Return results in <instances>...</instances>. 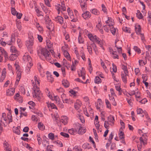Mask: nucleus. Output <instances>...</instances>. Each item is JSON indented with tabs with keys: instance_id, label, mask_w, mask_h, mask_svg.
<instances>
[{
	"instance_id": "1",
	"label": "nucleus",
	"mask_w": 151,
	"mask_h": 151,
	"mask_svg": "<svg viewBox=\"0 0 151 151\" xmlns=\"http://www.w3.org/2000/svg\"><path fill=\"white\" fill-rule=\"evenodd\" d=\"M34 80L35 83L33 80H31L33 86V96L34 98H36L39 101H40L43 99V94L41 93L38 87V86H40V80L39 78L36 75L34 77Z\"/></svg>"
},
{
	"instance_id": "2",
	"label": "nucleus",
	"mask_w": 151,
	"mask_h": 151,
	"mask_svg": "<svg viewBox=\"0 0 151 151\" xmlns=\"http://www.w3.org/2000/svg\"><path fill=\"white\" fill-rule=\"evenodd\" d=\"M12 121V116L11 114L8 115L7 116L5 113L2 114V117L0 120V123L3 124L5 126Z\"/></svg>"
},
{
	"instance_id": "3",
	"label": "nucleus",
	"mask_w": 151,
	"mask_h": 151,
	"mask_svg": "<svg viewBox=\"0 0 151 151\" xmlns=\"http://www.w3.org/2000/svg\"><path fill=\"white\" fill-rule=\"evenodd\" d=\"M106 24H108V26L110 27V31L113 35H115L116 34V29L113 27L114 24V20L111 18L108 17V19L105 22Z\"/></svg>"
},
{
	"instance_id": "4",
	"label": "nucleus",
	"mask_w": 151,
	"mask_h": 151,
	"mask_svg": "<svg viewBox=\"0 0 151 151\" xmlns=\"http://www.w3.org/2000/svg\"><path fill=\"white\" fill-rule=\"evenodd\" d=\"M29 40L26 41V45L28 49L31 48L34 44V37L32 34L29 32L28 34Z\"/></svg>"
},
{
	"instance_id": "5",
	"label": "nucleus",
	"mask_w": 151,
	"mask_h": 151,
	"mask_svg": "<svg viewBox=\"0 0 151 151\" xmlns=\"http://www.w3.org/2000/svg\"><path fill=\"white\" fill-rule=\"evenodd\" d=\"M4 39L2 38L0 40V44L3 46H5L6 44L9 45H11L12 43L14 42L15 40V35L14 34H12L11 37V40L7 42V43L3 41Z\"/></svg>"
},
{
	"instance_id": "6",
	"label": "nucleus",
	"mask_w": 151,
	"mask_h": 151,
	"mask_svg": "<svg viewBox=\"0 0 151 151\" xmlns=\"http://www.w3.org/2000/svg\"><path fill=\"white\" fill-rule=\"evenodd\" d=\"M41 54L45 58L47 61L51 59V55L50 52L47 49L43 48L41 50Z\"/></svg>"
},
{
	"instance_id": "7",
	"label": "nucleus",
	"mask_w": 151,
	"mask_h": 151,
	"mask_svg": "<svg viewBox=\"0 0 151 151\" xmlns=\"http://www.w3.org/2000/svg\"><path fill=\"white\" fill-rule=\"evenodd\" d=\"M24 63L27 65L30 63L32 64V60L31 57L27 53H25L23 57Z\"/></svg>"
},
{
	"instance_id": "8",
	"label": "nucleus",
	"mask_w": 151,
	"mask_h": 151,
	"mask_svg": "<svg viewBox=\"0 0 151 151\" xmlns=\"http://www.w3.org/2000/svg\"><path fill=\"white\" fill-rule=\"evenodd\" d=\"M142 136L139 138V141L141 144L145 145L147 144V136L145 133L141 134Z\"/></svg>"
},
{
	"instance_id": "9",
	"label": "nucleus",
	"mask_w": 151,
	"mask_h": 151,
	"mask_svg": "<svg viewBox=\"0 0 151 151\" xmlns=\"http://www.w3.org/2000/svg\"><path fill=\"white\" fill-rule=\"evenodd\" d=\"M56 9L58 11V14H60V12L62 13L63 12L66 10L65 6L64 4L62 3L61 4H57L55 6Z\"/></svg>"
},
{
	"instance_id": "10",
	"label": "nucleus",
	"mask_w": 151,
	"mask_h": 151,
	"mask_svg": "<svg viewBox=\"0 0 151 151\" xmlns=\"http://www.w3.org/2000/svg\"><path fill=\"white\" fill-rule=\"evenodd\" d=\"M0 52L1 53V54L4 57L5 62H6L8 58L7 53L5 50L2 47H0Z\"/></svg>"
},
{
	"instance_id": "11",
	"label": "nucleus",
	"mask_w": 151,
	"mask_h": 151,
	"mask_svg": "<svg viewBox=\"0 0 151 151\" xmlns=\"http://www.w3.org/2000/svg\"><path fill=\"white\" fill-rule=\"evenodd\" d=\"M43 140L42 141V144L43 146L44 147H50L49 146V142L48 141V139L45 135L43 137Z\"/></svg>"
},
{
	"instance_id": "12",
	"label": "nucleus",
	"mask_w": 151,
	"mask_h": 151,
	"mask_svg": "<svg viewBox=\"0 0 151 151\" xmlns=\"http://www.w3.org/2000/svg\"><path fill=\"white\" fill-rule=\"evenodd\" d=\"M15 88H10L7 89L6 91V95L8 96L13 95L15 92Z\"/></svg>"
},
{
	"instance_id": "13",
	"label": "nucleus",
	"mask_w": 151,
	"mask_h": 151,
	"mask_svg": "<svg viewBox=\"0 0 151 151\" xmlns=\"http://www.w3.org/2000/svg\"><path fill=\"white\" fill-rule=\"evenodd\" d=\"M77 129H78V133L82 134L86 132V129L85 128H83L81 125L79 123L77 124Z\"/></svg>"
},
{
	"instance_id": "14",
	"label": "nucleus",
	"mask_w": 151,
	"mask_h": 151,
	"mask_svg": "<svg viewBox=\"0 0 151 151\" xmlns=\"http://www.w3.org/2000/svg\"><path fill=\"white\" fill-rule=\"evenodd\" d=\"M78 74L79 77H82L83 80H84L85 79V71L83 68H82L80 71L78 72Z\"/></svg>"
},
{
	"instance_id": "15",
	"label": "nucleus",
	"mask_w": 151,
	"mask_h": 151,
	"mask_svg": "<svg viewBox=\"0 0 151 151\" xmlns=\"http://www.w3.org/2000/svg\"><path fill=\"white\" fill-rule=\"evenodd\" d=\"M82 16L84 19H88L90 18L91 14L89 11H86L82 14Z\"/></svg>"
},
{
	"instance_id": "16",
	"label": "nucleus",
	"mask_w": 151,
	"mask_h": 151,
	"mask_svg": "<svg viewBox=\"0 0 151 151\" xmlns=\"http://www.w3.org/2000/svg\"><path fill=\"white\" fill-rule=\"evenodd\" d=\"M108 121L109 123V124L111 126H113L114 124V119L113 116L110 115L107 118Z\"/></svg>"
},
{
	"instance_id": "17",
	"label": "nucleus",
	"mask_w": 151,
	"mask_h": 151,
	"mask_svg": "<svg viewBox=\"0 0 151 151\" xmlns=\"http://www.w3.org/2000/svg\"><path fill=\"white\" fill-rule=\"evenodd\" d=\"M16 73H17V77L15 83L18 84L21 76V72L19 69H16Z\"/></svg>"
},
{
	"instance_id": "18",
	"label": "nucleus",
	"mask_w": 151,
	"mask_h": 151,
	"mask_svg": "<svg viewBox=\"0 0 151 151\" xmlns=\"http://www.w3.org/2000/svg\"><path fill=\"white\" fill-rule=\"evenodd\" d=\"M68 119L66 116H62L61 117L60 122L62 123L64 125H66L68 123Z\"/></svg>"
},
{
	"instance_id": "19",
	"label": "nucleus",
	"mask_w": 151,
	"mask_h": 151,
	"mask_svg": "<svg viewBox=\"0 0 151 151\" xmlns=\"http://www.w3.org/2000/svg\"><path fill=\"white\" fill-rule=\"evenodd\" d=\"M135 32L137 35L140 34L141 33V28L139 24H136L135 25Z\"/></svg>"
},
{
	"instance_id": "20",
	"label": "nucleus",
	"mask_w": 151,
	"mask_h": 151,
	"mask_svg": "<svg viewBox=\"0 0 151 151\" xmlns=\"http://www.w3.org/2000/svg\"><path fill=\"white\" fill-rule=\"evenodd\" d=\"M129 74H126L125 73H123L122 72L121 76L122 80L124 83H127V76H128Z\"/></svg>"
},
{
	"instance_id": "21",
	"label": "nucleus",
	"mask_w": 151,
	"mask_h": 151,
	"mask_svg": "<svg viewBox=\"0 0 151 151\" xmlns=\"http://www.w3.org/2000/svg\"><path fill=\"white\" fill-rule=\"evenodd\" d=\"M93 40V42H95L96 43H97L101 46H102V42L101 41V40L98 37L96 36H94V39Z\"/></svg>"
},
{
	"instance_id": "22",
	"label": "nucleus",
	"mask_w": 151,
	"mask_h": 151,
	"mask_svg": "<svg viewBox=\"0 0 151 151\" xmlns=\"http://www.w3.org/2000/svg\"><path fill=\"white\" fill-rule=\"evenodd\" d=\"M68 13L70 17V18L72 19L71 20V22H75L77 21V19L75 18L74 16L73 15L72 11H70V12H68Z\"/></svg>"
},
{
	"instance_id": "23",
	"label": "nucleus",
	"mask_w": 151,
	"mask_h": 151,
	"mask_svg": "<svg viewBox=\"0 0 151 151\" xmlns=\"http://www.w3.org/2000/svg\"><path fill=\"white\" fill-rule=\"evenodd\" d=\"M6 71L5 68L3 69L2 72L1 76L0 78V82H3L6 77Z\"/></svg>"
},
{
	"instance_id": "24",
	"label": "nucleus",
	"mask_w": 151,
	"mask_h": 151,
	"mask_svg": "<svg viewBox=\"0 0 151 151\" xmlns=\"http://www.w3.org/2000/svg\"><path fill=\"white\" fill-rule=\"evenodd\" d=\"M10 51L12 54H19L16 47L14 46H11L10 47Z\"/></svg>"
},
{
	"instance_id": "25",
	"label": "nucleus",
	"mask_w": 151,
	"mask_h": 151,
	"mask_svg": "<svg viewBox=\"0 0 151 151\" xmlns=\"http://www.w3.org/2000/svg\"><path fill=\"white\" fill-rule=\"evenodd\" d=\"M55 20L57 22L59 23L60 24H62L63 23V19L62 17L58 16L55 18Z\"/></svg>"
},
{
	"instance_id": "26",
	"label": "nucleus",
	"mask_w": 151,
	"mask_h": 151,
	"mask_svg": "<svg viewBox=\"0 0 151 151\" xmlns=\"http://www.w3.org/2000/svg\"><path fill=\"white\" fill-rule=\"evenodd\" d=\"M19 55V54H12L9 57V58L11 60L13 61Z\"/></svg>"
},
{
	"instance_id": "27",
	"label": "nucleus",
	"mask_w": 151,
	"mask_h": 151,
	"mask_svg": "<svg viewBox=\"0 0 151 151\" xmlns=\"http://www.w3.org/2000/svg\"><path fill=\"white\" fill-rule=\"evenodd\" d=\"M78 42L80 44L83 43L84 41V39L81 36V34L80 32H79L78 38Z\"/></svg>"
},
{
	"instance_id": "28",
	"label": "nucleus",
	"mask_w": 151,
	"mask_h": 151,
	"mask_svg": "<svg viewBox=\"0 0 151 151\" xmlns=\"http://www.w3.org/2000/svg\"><path fill=\"white\" fill-rule=\"evenodd\" d=\"M81 103L79 100L77 101L76 102L75 104V108L77 110H78L80 107Z\"/></svg>"
},
{
	"instance_id": "29",
	"label": "nucleus",
	"mask_w": 151,
	"mask_h": 151,
	"mask_svg": "<svg viewBox=\"0 0 151 151\" xmlns=\"http://www.w3.org/2000/svg\"><path fill=\"white\" fill-rule=\"evenodd\" d=\"M35 25L39 31L41 33H42L43 32V28L42 27L40 26L39 23L37 22L35 23Z\"/></svg>"
},
{
	"instance_id": "30",
	"label": "nucleus",
	"mask_w": 151,
	"mask_h": 151,
	"mask_svg": "<svg viewBox=\"0 0 151 151\" xmlns=\"http://www.w3.org/2000/svg\"><path fill=\"white\" fill-rule=\"evenodd\" d=\"M45 91L47 96L50 99H53V96L52 95V93H51L49 90L48 88H46L45 90Z\"/></svg>"
},
{
	"instance_id": "31",
	"label": "nucleus",
	"mask_w": 151,
	"mask_h": 151,
	"mask_svg": "<svg viewBox=\"0 0 151 151\" xmlns=\"http://www.w3.org/2000/svg\"><path fill=\"white\" fill-rule=\"evenodd\" d=\"M38 69L40 73V75H42V76H44V72L43 68L41 67V65L40 63H39L38 64Z\"/></svg>"
},
{
	"instance_id": "32",
	"label": "nucleus",
	"mask_w": 151,
	"mask_h": 151,
	"mask_svg": "<svg viewBox=\"0 0 151 151\" xmlns=\"http://www.w3.org/2000/svg\"><path fill=\"white\" fill-rule=\"evenodd\" d=\"M146 48L148 50L146 52V54L147 56H149V52L151 55V46L149 45L146 46H145Z\"/></svg>"
},
{
	"instance_id": "33",
	"label": "nucleus",
	"mask_w": 151,
	"mask_h": 151,
	"mask_svg": "<svg viewBox=\"0 0 151 151\" xmlns=\"http://www.w3.org/2000/svg\"><path fill=\"white\" fill-rule=\"evenodd\" d=\"M33 65V64L30 63L29 65L27 63V66L26 67L25 71L27 73H29L30 72V69Z\"/></svg>"
},
{
	"instance_id": "34",
	"label": "nucleus",
	"mask_w": 151,
	"mask_h": 151,
	"mask_svg": "<svg viewBox=\"0 0 151 151\" xmlns=\"http://www.w3.org/2000/svg\"><path fill=\"white\" fill-rule=\"evenodd\" d=\"M37 127L39 129L42 131L44 130L45 129V126L42 122L39 123Z\"/></svg>"
},
{
	"instance_id": "35",
	"label": "nucleus",
	"mask_w": 151,
	"mask_h": 151,
	"mask_svg": "<svg viewBox=\"0 0 151 151\" xmlns=\"http://www.w3.org/2000/svg\"><path fill=\"white\" fill-rule=\"evenodd\" d=\"M62 84L66 88L68 87L69 86V82L66 80H63L62 81Z\"/></svg>"
},
{
	"instance_id": "36",
	"label": "nucleus",
	"mask_w": 151,
	"mask_h": 151,
	"mask_svg": "<svg viewBox=\"0 0 151 151\" xmlns=\"http://www.w3.org/2000/svg\"><path fill=\"white\" fill-rule=\"evenodd\" d=\"M90 12L93 14L98 15L100 14L99 12L96 9H93L90 10Z\"/></svg>"
},
{
	"instance_id": "37",
	"label": "nucleus",
	"mask_w": 151,
	"mask_h": 151,
	"mask_svg": "<svg viewBox=\"0 0 151 151\" xmlns=\"http://www.w3.org/2000/svg\"><path fill=\"white\" fill-rule=\"evenodd\" d=\"M35 9L36 12L37 13V15L38 16L40 17L41 16H43V15L42 14V12L40 11L37 7L35 6Z\"/></svg>"
},
{
	"instance_id": "38",
	"label": "nucleus",
	"mask_w": 151,
	"mask_h": 151,
	"mask_svg": "<svg viewBox=\"0 0 151 151\" xmlns=\"http://www.w3.org/2000/svg\"><path fill=\"white\" fill-rule=\"evenodd\" d=\"M63 55L65 57L69 60L71 61V59L70 55L67 52V50L63 52Z\"/></svg>"
},
{
	"instance_id": "39",
	"label": "nucleus",
	"mask_w": 151,
	"mask_h": 151,
	"mask_svg": "<svg viewBox=\"0 0 151 151\" xmlns=\"http://www.w3.org/2000/svg\"><path fill=\"white\" fill-rule=\"evenodd\" d=\"M46 24L47 29H49L51 30L53 26V24L51 22V21L48 22Z\"/></svg>"
},
{
	"instance_id": "40",
	"label": "nucleus",
	"mask_w": 151,
	"mask_h": 151,
	"mask_svg": "<svg viewBox=\"0 0 151 151\" xmlns=\"http://www.w3.org/2000/svg\"><path fill=\"white\" fill-rule=\"evenodd\" d=\"M122 68L124 71V72H122L123 73H125L126 74H129V72L126 66L122 65Z\"/></svg>"
},
{
	"instance_id": "41",
	"label": "nucleus",
	"mask_w": 151,
	"mask_h": 151,
	"mask_svg": "<svg viewBox=\"0 0 151 151\" xmlns=\"http://www.w3.org/2000/svg\"><path fill=\"white\" fill-rule=\"evenodd\" d=\"M77 130L73 128L69 129L68 130L69 133L73 135H75L77 133Z\"/></svg>"
},
{
	"instance_id": "42",
	"label": "nucleus",
	"mask_w": 151,
	"mask_h": 151,
	"mask_svg": "<svg viewBox=\"0 0 151 151\" xmlns=\"http://www.w3.org/2000/svg\"><path fill=\"white\" fill-rule=\"evenodd\" d=\"M87 49L89 53L91 55L93 53L92 46L90 45L89 44H87Z\"/></svg>"
},
{
	"instance_id": "43",
	"label": "nucleus",
	"mask_w": 151,
	"mask_h": 151,
	"mask_svg": "<svg viewBox=\"0 0 151 151\" xmlns=\"http://www.w3.org/2000/svg\"><path fill=\"white\" fill-rule=\"evenodd\" d=\"M13 131L14 132L18 134H20V131L17 127H13Z\"/></svg>"
},
{
	"instance_id": "44",
	"label": "nucleus",
	"mask_w": 151,
	"mask_h": 151,
	"mask_svg": "<svg viewBox=\"0 0 151 151\" xmlns=\"http://www.w3.org/2000/svg\"><path fill=\"white\" fill-rule=\"evenodd\" d=\"M119 137L120 139H123L124 137V132L121 130L120 129L119 130Z\"/></svg>"
},
{
	"instance_id": "45",
	"label": "nucleus",
	"mask_w": 151,
	"mask_h": 151,
	"mask_svg": "<svg viewBox=\"0 0 151 151\" xmlns=\"http://www.w3.org/2000/svg\"><path fill=\"white\" fill-rule=\"evenodd\" d=\"M91 45L92 46L93 50L95 52L96 54L97 55L99 52L96 45L94 43L91 44Z\"/></svg>"
},
{
	"instance_id": "46",
	"label": "nucleus",
	"mask_w": 151,
	"mask_h": 151,
	"mask_svg": "<svg viewBox=\"0 0 151 151\" xmlns=\"http://www.w3.org/2000/svg\"><path fill=\"white\" fill-rule=\"evenodd\" d=\"M47 79L48 81L52 83L54 81L53 78L50 74H48L47 76Z\"/></svg>"
},
{
	"instance_id": "47",
	"label": "nucleus",
	"mask_w": 151,
	"mask_h": 151,
	"mask_svg": "<svg viewBox=\"0 0 151 151\" xmlns=\"http://www.w3.org/2000/svg\"><path fill=\"white\" fill-rule=\"evenodd\" d=\"M136 13V16L139 19H141L143 17V16L142 14L140 12L139 10H137Z\"/></svg>"
},
{
	"instance_id": "48",
	"label": "nucleus",
	"mask_w": 151,
	"mask_h": 151,
	"mask_svg": "<svg viewBox=\"0 0 151 151\" xmlns=\"http://www.w3.org/2000/svg\"><path fill=\"white\" fill-rule=\"evenodd\" d=\"M105 102L106 105L107 107L109 109H111V104L109 101L108 99H105Z\"/></svg>"
},
{
	"instance_id": "49",
	"label": "nucleus",
	"mask_w": 151,
	"mask_h": 151,
	"mask_svg": "<svg viewBox=\"0 0 151 151\" xmlns=\"http://www.w3.org/2000/svg\"><path fill=\"white\" fill-rule=\"evenodd\" d=\"M123 31L125 32L129 33H131V29L127 27H123L122 28Z\"/></svg>"
},
{
	"instance_id": "50",
	"label": "nucleus",
	"mask_w": 151,
	"mask_h": 151,
	"mask_svg": "<svg viewBox=\"0 0 151 151\" xmlns=\"http://www.w3.org/2000/svg\"><path fill=\"white\" fill-rule=\"evenodd\" d=\"M48 137L49 138L53 140L54 139L55 136L54 134L52 133H50L48 134Z\"/></svg>"
},
{
	"instance_id": "51",
	"label": "nucleus",
	"mask_w": 151,
	"mask_h": 151,
	"mask_svg": "<svg viewBox=\"0 0 151 151\" xmlns=\"http://www.w3.org/2000/svg\"><path fill=\"white\" fill-rule=\"evenodd\" d=\"M101 79L98 76H96L94 79V82L96 83L99 84L101 83Z\"/></svg>"
},
{
	"instance_id": "52",
	"label": "nucleus",
	"mask_w": 151,
	"mask_h": 151,
	"mask_svg": "<svg viewBox=\"0 0 151 151\" xmlns=\"http://www.w3.org/2000/svg\"><path fill=\"white\" fill-rule=\"evenodd\" d=\"M133 49L134 51L136 52H137L139 54L141 53V50L139 47H138L137 46H134V47Z\"/></svg>"
},
{
	"instance_id": "53",
	"label": "nucleus",
	"mask_w": 151,
	"mask_h": 151,
	"mask_svg": "<svg viewBox=\"0 0 151 151\" xmlns=\"http://www.w3.org/2000/svg\"><path fill=\"white\" fill-rule=\"evenodd\" d=\"M51 100H55L57 103H58V104H59V101L60 99L58 97L56 96H54V97L53 96V99H51Z\"/></svg>"
},
{
	"instance_id": "54",
	"label": "nucleus",
	"mask_w": 151,
	"mask_h": 151,
	"mask_svg": "<svg viewBox=\"0 0 151 151\" xmlns=\"http://www.w3.org/2000/svg\"><path fill=\"white\" fill-rule=\"evenodd\" d=\"M108 121H105L104 123V127L107 129H108L109 128V125H110Z\"/></svg>"
},
{
	"instance_id": "55",
	"label": "nucleus",
	"mask_w": 151,
	"mask_h": 151,
	"mask_svg": "<svg viewBox=\"0 0 151 151\" xmlns=\"http://www.w3.org/2000/svg\"><path fill=\"white\" fill-rule=\"evenodd\" d=\"M80 53L82 58L83 59L84 61L86 60V59L85 58V55L83 52V51L82 50L80 51Z\"/></svg>"
},
{
	"instance_id": "56",
	"label": "nucleus",
	"mask_w": 151,
	"mask_h": 151,
	"mask_svg": "<svg viewBox=\"0 0 151 151\" xmlns=\"http://www.w3.org/2000/svg\"><path fill=\"white\" fill-rule=\"evenodd\" d=\"M109 27L108 25V24H107V25H105L104 26V30L107 32H109Z\"/></svg>"
},
{
	"instance_id": "57",
	"label": "nucleus",
	"mask_w": 151,
	"mask_h": 151,
	"mask_svg": "<svg viewBox=\"0 0 151 151\" xmlns=\"http://www.w3.org/2000/svg\"><path fill=\"white\" fill-rule=\"evenodd\" d=\"M48 107H50L52 109H57V107L53 103H50L48 104Z\"/></svg>"
},
{
	"instance_id": "58",
	"label": "nucleus",
	"mask_w": 151,
	"mask_h": 151,
	"mask_svg": "<svg viewBox=\"0 0 151 151\" xmlns=\"http://www.w3.org/2000/svg\"><path fill=\"white\" fill-rule=\"evenodd\" d=\"M60 134L61 136L65 137L68 138L69 137L68 134L64 132H61L60 133Z\"/></svg>"
},
{
	"instance_id": "59",
	"label": "nucleus",
	"mask_w": 151,
	"mask_h": 151,
	"mask_svg": "<svg viewBox=\"0 0 151 151\" xmlns=\"http://www.w3.org/2000/svg\"><path fill=\"white\" fill-rule=\"evenodd\" d=\"M44 18L46 23H47L48 22L51 21L50 19H49V16L48 15V14H47L46 15H45Z\"/></svg>"
},
{
	"instance_id": "60",
	"label": "nucleus",
	"mask_w": 151,
	"mask_h": 151,
	"mask_svg": "<svg viewBox=\"0 0 151 151\" xmlns=\"http://www.w3.org/2000/svg\"><path fill=\"white\" fill-rule=\"evenodd\" d=\"M94 123L96 129L97 130L99 129L100 125L99 124V122L98 121H94Z\"/></svg>"
},
{
	"instance_id": "61",
	"label": "nucleus",
	"mask_w": 151,
	"mask_h": 151,
	"mask_svg": "<svg viewBox=\"0 0 151 151\" xmlns=\"http://www.w3.org/2000/svg\"><path fill=\"white\" fill-rule=\"evenodd\" d=\"M45 4L48 6L50 7L51 6L50 2L51 1H50L49 0H44Z\"/></svg>"
},
{
	"instance_id": "62",
	"label": "nucleus",
	"mask_w": 151,
	"mask_h": 151,
	"mask_svg": "<svg viewBox=\"0 0 151 151\" xmlns=\"http://www.w3.org/2000/svg\"><path fill=\"white\" fill-rule=\"evenodd\" d=\"M47 45L49 48H51L52 47V44L49 40L47 41Z\"/></svg>"
},
{
	"instance_id": "63",
	"label": "nucleus",
	"mask_w": 151,
	"mask_h": 151,
	"mask_svg": "<svg viewBox=\"0 0 151 151\" xmlns=\"http://www.w3.org/2000/svg\"><path fill=\"white\" fill-rule=\"evenodd\" d=\"M73 151H81L80 148L78 146H75L73 149Z\"/></svg>"
},
{
	"instance_id": "64",
	"label": "nucleus",
	"mask_w": 151,
	"mask_h": 151,
	"mask_svg": "<svg viewBox=\"0 0 151 151\" xmlns=\"http://www.w3.org/2000/svg\"><path fill=\"white\" fill-rule=\"evenodd\" d=\"M88 37L90 40L92 41L94 39V36H93L91 34H88Z\"/></svg>"
}]
</instances>
